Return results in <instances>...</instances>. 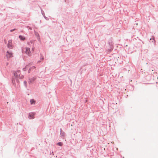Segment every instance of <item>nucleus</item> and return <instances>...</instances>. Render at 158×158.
Returning <instances> with one entry per match:
<instances>
[{
	"label": "nucleus",
	"mask_w": 158,
	"mask_h": 158,
	"mask_svg": "<svg viewBox=\"0 0 158 158\" xmlns=\"http://www.w3.org/2000/svg\"><path fill=\"white\" fill-rule=\"evenodd\" d=\"M14 76L16 78V80L17 82L19 83V79L23 78L24 76L21 74L19 71H17L14 73Z\"/></svg>",
	"instance_id": "1"
},
{
	"label": "nucleus",
	"mask_w": 158,
	"mask_h": 158,
	"mask_svg": "<svg viewBox=\"0 0 158 158\" xmlns=\"http://www.w3.org/2000/svg\"><path fill=\"white\" fill-rule=\"evenodd\" d=\"M23 51L26 54L29 56H30L31 55V52L29 48L25 47L23 48Z\"/></svg>",
	"instance_id": "2"
},
{
	"label": "nucleus",
	"mask_w": 158,
	"mask_h": 158,
	"mask_svg": "<svg viewBox=\"0 0 158 158\" xmlns=\"http://www.w3.org/2000/svg\"><path fill=\"white\" fill-rule=\"evenodd\" d=\"M6 56L7 58H10L13 56V54L12 52L7 51Z\"/></svg>",
	"instance_id": "3"
},
{
	"label": "nucleus",
	"mask_w": 158,
	"mask_h": 158,
	"mask_svg": "<svg viewBox=\"0 0 158 158\" xmlns=\"http://www.w3.org/2000/svg\"><path fill=\"white\" fill-rule=\"evenodd\" d=\"M8 47L10 48H12V40H9L8 41V43L7 45Z\"/></svg>",
	"instance_id": "4"
},
{
	"label": "nucleus",
	"mask_w": 158,
	"mask_h": 158,
	"mask_svg": "<svg viewBox=\"0 0 158 158\" xmlns=\"http://www.w3.org/2000/svg\"><path fill=\"white\" fill-rule=\"evenodd\" d=\"M19 37L20 39L22 40H24L25 39V38L24 36L22 35H19Z\"/></svg>",
	"instance_id": "5"
},
{
	"label": "nucleus",
	"mask_w": 158,
	"mask_h": 158,
	"mask_svg": "<svg viewBox=\"0 0 158 158\" xmlns=\"http://www.w3.org/2000/svg\"><path fill=\"white\" fill-rule=\"evenodd\" d=\"M36 68V67L34 66H32V67H31L30 68V69H29V73L30 72V71L31 70H33V69H35Z\"/></svg>",
	"instance_id": "6"
},
{
	"label": "nucleus",
	"mask_w": 158,
	"mask_h": 158,
	"mask_svg": "<svg viewBox=\"0 0 158 158\" xmlns=\"http://www.w3.org/2000/svg\"><path fill=\"white\" fill-rule=\"evenodd\" d=\"M30 103H31V104H35V101L34 99H31V100H30Z\"/></svg>",
	"instance_id": "7"
},
{
	"label": "nucleus",
	"mask_w": 158,
	"mask_h": 158,
	"mask_svg": "<svg viewBox=\"0 0 158 158\" xmlns=\"http://www.w3.org/2000/svg\"><path fill=\"white\" fill-rule=\"evenodd\" d=\"M29 116H30L31 118L30 119H33V114L32 113H30L29 114Z\"/></svg>",
	"instance_id": "8"
},
{
	"label": "nucleus",
	"mask_w": 158,
	"mask_h": 158,
	"mask_svg": "<svg viewBox=\"0 0 158 158\" xmlns=\"http://www.w3.org/2000/svg\"><path fill=\"white\" fill-rule=\"evenodd\" d=\"M28 65H26L24 68L23 69V70L24 71H26L28 69Z\"/></svg>",
	"instance_id": "9"
},
{
	"label": "nucleus",
	"mask_w": 158,
	"mask_h": 158,
	"mask_svg": "<svg viewBox=\"0 0 158 158\" xmlns=\"http://www.w3.org/2000/svg\"><path fill=\"white\" fill-rule=\"evenodd\" d=\"M57 145L60 146H62L63 145V143L62 142H59L57 144Z\"/></svg>",
	"instance_id": "10"
},
{
	"label": "nucleus",
	"mask_w": 158,
	"mask_h": 158,
	"mask_svg": "<svg viewBox=\"0 0 158 158\" xmlns=\"http://www.w3.org/2000/svg\"><path fill=\"white\" fill-rule=\"evenodd\" d=\"M12 82L13 84H15V80L14 78H13L12 79Z\"/></svg>",
	"instance_id": "11"
},
{
	"label": "nucleus",
	"mask_w": 158,
	"mask_h": 158,
	"mask_svg": "<svg viewBox=\"0 0 158 158\" xmlns=\"http://www.w3.org/2000/svg\"><path fill=\"white\" fill-rule=\"evenodd\" d=\"M15 29H12V30H10V31H11V32H12V31H15Z\"/></svg>",
	"instance_id": "12"
}]
</instances>
